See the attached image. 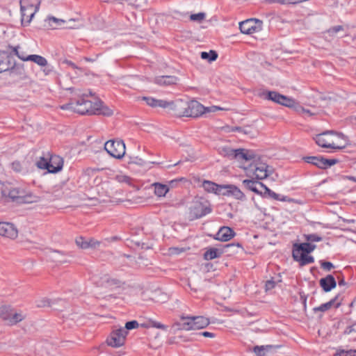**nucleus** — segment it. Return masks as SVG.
I'll use <instances>...</instances> for the list:
<instances>
[{
    "label": "nucleus",
    "instance_id": "obj_21",
    "mask_svg": "<svg viewBox=\"0 0 356 356\" xmlns=\"http://www.w3.org/2000/svg\"><path fill=\"white\" fill-rule=\"evenodd\" d=\"M202 187L205 191H207L209 193H213L215 194L220 195H222L223 193V191H225L224 185H218L209 181H204L202 183Z\"/></svg>",
    "mask_w": 356,
    "mask_h": 356
},
{
    "label": "nucleus",
    "instance_id": "obj_18",
    "mask_svg": "<svg viewBox=\"0 0 356 356\" xmlns=\"http://www.w3.org/2000/svg\"><path fill=\"white\" fill-rule=\"evenodd\" d=\"M235 235L232 229L229 227H221L216 235V239L220 241H228Z\"/></svg>",
    "mask_w": 356,
    "mask_h": 356
},
{
    "label": "nucleus",
    "instance_id": "obj_10",
    "mask_svg": "<svg viewBox=\"0 0 356 356\" xmlns=\"http://www.w3.org/2000/svg\"><path fill=\"white\" fill-rule=\"evenodd\" d=\"M187 101L179 99L175 101H165V108L177 116H186Z\"/></svg>",
    "mask_w": 356,
    "mask_h": 356
},
{
    "label": "nucleus",
    "instance_id": "obj_61",
    "mask_svg": "<svg viewBox=\"0 0 356 356\" xmlns=\"http://www.w3.org/2000/svg\"><path fill=\"white\" fill-rule=\"evenodd\" d=\"M65 63L68 65L69 66H70L73 69H75V70H77L79 71H80L81 72H82V70L81 68L78 67L74 63H72V61L70 60H65Z\"/></svg>",
    "mask_w": 356,
    "mask_h": 356
},
{
    "label": "nucleus",
    "instance_id": "obj_47",
    "mask_svg": "<svg viewBox=\"0 0 356 356\" xmlns=\"http://www.w3.org/2000/svg\"><path fill=\"white\" fill-rule=\"evenodd\" d=\"M185 251L183 248L172 247L168 249V254L170 255H177Z\"/></svg>",
    "mask_w": 356,
    "mask_h": 356
},
{
    "label": "nucleus",
    "instance_id": "obj_54",
    "mask_svg": "<svg viewBox=\"0 0 356 356\" xmlns=\"http://www.w3.org/2000/svg\"><path fill=\"white\" fill-rule=\"evenodd\" d=\"M74 107H76L75 103L70 102L68 104H63L60 106L63 110H70L74 112Z\"/></svg>",
    "mask_w": 356,
    "mask_h": 356
},
{
    "label": "nucleus",
    "instance_id": "obj_33",
    "mask_svg": "<svg viewBox=\"0 0 356 356\" xmlns=\"http://www.w3.org/2000/svg\"><path fill=\"white\" fill-rule=\"evenodd\" d=\"M235 151L236 149H232L228 146H222L218 148L220 155L232 159H234Z\"/></svg>",
    "mask_w": 356,
    "mask_h": 356
},
{
    "label": "nucleus",
    "instance_id": "obj_56",
    "mask_svg": "<svg viewBox=\"0 0 356 356\" xmlns=\"http://www.w3.org/2000/svg\"><path fill=\"white\" fill-rule=\"evenodd\" d=\"M12 169L16 172H21L22 170V164L19 161H14L12 163Z\"/></svg>",
    "mask_w": 356,
    "mask_h": 356
},
{
    "label": "nucleus",
    "instance_id": "obj_17",
    "mask_svg": "<svg viewBox=\"0 0 356 356\" xmlns=\"http://www.w3.org/2000/svg\"><path fill=\"white\" fill-rule=\"evenodd\" d=\"M48 172L50 173H56L61 170L63 166V159L57 155L51 156L49 159Z\"/></svg>",
    "mask_w": 356,
    "mask_h": 356
},
{
    "label": "nucleus",
    "instance_id": "obj_22",
    "mask_svg": "<svg viewBox=\"0 0 356 356\" xmlns=\"http://www.w3.org/2000/svg\"><path fill=\"white\" fill-rule=\"evenodd\" d=\"M48 259L58 264L67 262L66 256L61 252L54 250H50L47 252Z\"/></svg>",
    "mask_w": 356,
    "mask_h": 356
},
{
    "label": "nucleus",
    "instance_id": "obj_27",
    "mask_svg": "<svg viewBox=\"0 0 356 356\" xmlns=\"http://www.w3.org/2000/svg\"><path fill=\"white\" fill-rule=\"evenodd\" d=\"M178 81L175 76H161L155 79V83L161 86H170L176 84Z\"/></svg>",
    "mask_w": 356,
    "mask_h": 356
},
{
    "label": "nucleus",
    "instance_id": "obj_30",
    "mask_svg": "<svg viewBox=\"0 0 356 356\" xmlns=\"http://www.w3.org/2000/svg\"><path fill=\"white\" fill-rule=\"evenodd\" d=\"M142 99L146 102V104L153 108L160 107L165 108V101L163 99H157L151 97H143Z\"/></svg>",
    "mask_w": 356,
    "mask_h": 356
},
{
    "label": "nucleus",
    "instance_id": "obj_28",
    "mask_svg": "<svg viewBox=\"0 0 356 356\" xmlns=\"http://www.w3.org/2000/svg\"><path fill=\"white\" fill-rule=\"evenodd\" d=\"M152 186L154 188V194L159 197H165L170 190V188L168 185L158 182L152 184Z\"/></svg>",
    "mask_w": 356,
    "mask_h": 356
},
{
    "label": "nucleus",
    "instance_id": "obj_51",
    "mask_svg": "<svg viewBox=\"0 0 356 356\" xmlns=\"http://www.w3.org/2000/svg\"><path fill=\"white\" fill-rule=\"evenodd\" d=\"M265 192L267 193L269 196H270L272 198L276 200H279L280 195L271 190H270L267 186H265L264 188Z\"/></svg>",
    "mask_w": 356,
    "mask_h": 356
},
{
    "label": "nucleus",
    "instance_id": "obj_23",
    "mask_svg": "<svg viewBox=\"0 0 356 356\" xmlns=\"http://www.w3.org/2000/svg\"><path fill=\"white\" fill-rule=\"evenodd\" d=\"M320 285L325 292L330 291L332 289L336 287L337 282L334 277L328 275L325 277L320 280Z\"/></svg>",
    "mask_w": 356,
    "mask_h": 356
},
{
    "label": "nucleus",
    "instance_id": "obj_45",
    "mask_svg": "<svg viewBox=\"0 0 356 356\" xmlns=\"http://www.w3.org/2000/svg\"><path fill=\"white\" fill-rule=\"evenodd\" d=\"M205 17L206 14L204 13H199L191 15L190 19L191 21L201 22L204 19Z\"/></svg>",
    "mask_w": 356,
    "mask_h": 356
},
{
    "label": "nucleus",
    "instance_id": "obj_9",
    "mask_svg": "<svg viewBox=\"0 0 356 356\" xmlns=\"http://www.w3.org/2000/svg\"><path fill=\"white\" fill-rule=\"evenodd\" d=\"M128 332L123 327L113 330L107 339L108 346L118 348L124 345Z\"/></svg>",
    "mask_w": 356,
    "mask_h": 356
},
{
    "label": "nucleus",
    "instance_id": "obj_49",
    "mask_svg": "<svg viewBox=\"0 0 356 356\" xmlns=\"http://www.w3.org/2000/svg\"><path fill=\"white\" fill-rule=\"evenodd\" d=\"M138 325L139 324H138V321H129V322L126 323L125 327L123 328L127 331V330L138 327Z\"/></svg>",
    "mask_w": 356,
    "mask_h": 356
},
{
    "label": "nucleus",
    "instance_id": "obj_15",
    "mask_svg": "<svg viewBox=\"0 0 356 356\" xmlns=\"http://www.w3.org/2000/svg\"><path fill=\"white\" fill-rule=\"evenodd\" d=\"M18 47H15L13 49V51L15 54V55L24 61L31 60L38 64L39 66H46L47 64V60L40 55H29L28 56H24V55H20L18 52Z\"/></svg>",
    "mask_w": 356,
    "mask_h": 356
},
{
    "label": "nucleus",
    "instance_id": "obj_35",
    "mask_svg": "<svg viewBox=\"0 0 356 356\" xmlns=\"http://www.w3.org/2000/svg\"><path fill=\"white\" fill-rule=\"evenodd\" d=\"M344 28L343 26H335L330 28L328 30L325 32V38H334L337 35V34L343 31Z\"/></svg>",
    "mask_w": 356,
    "mask_h": 356
},
{
    "label": "nucleus",
    "instance_id": "obj_14",
    "mask_svg": "<svg viewBox=\"0 0 356 356\" xmlns=\"http://www.w3.org/2000/svg\"><path fill=\"white\" fill-rule=\"evenodd\" d=\"M0 235L11 239H15L18 236V231L13 224L0 222Z\"/></svg>",
    "mask_w": 356,
    "mask_h": 356
},
{
    "label": "nucleus",
    "instance_id": "obj_11",
    "mask_svg": "<svg viewBox=\"0 0 356 356\" xmlns=\"http://www.w3.org/2000/svg\"><path fill=\"white\" fill-rule=\"evenodd\" d=\"M239 29L244 34H252L262 29V22L257 19H250L239 24Z\"/></svg>",
    "mask_w": 356,
    "mask_h": 356
},
{
    "label": "nucleus",
    "instance_id": "obj_48",
    "mask_svg": "<svg viewBox=\"0 0 356 356\" xmlns=\"http://www.w3.org/2000/svg\"><path fill=\"white\" fill-rule=\"evenodd\" d=\"M36 305L38 307H44L47 306H50V302L47 298H41L36 301Z\"/></svg>",
    "mask_w": 356,
    "mask_h": 356
},
{
    "label": "nucleus",
    "instance_id": "obj_25",
    "mask_svg": "<svg viewBox=\"0 0 356 356\" xmlns=\"http://www.w3.org/2000/svg\"><path fill=\"white\" fill-rule=\"evenodd\" d=\"M26 315L22 311H16L13 309V311L10 314V317L8 319V325H15L17 323L22 321L25 319Z\"/></svg>",
    "mask_w": 356,
    "mask_h": 356
},
{
    "label": "nucleus",
    "instance_id": "obj_5",
    "mask_svg": "<svg viewBox=\"0 0 356 356\" xmlns=\"http://www.w3.org/2000/svg\"><path fill=\"white\" fill-rule=\"evenodd\" d=\"M20 11L22 16V24H29L35 14L38 11L40 3L33 0H20Z\"/></svg>",
    "mask_w": 356,
    "mask_h": 356
},
{
    "label": "nucleus",
    "instance_id": "obj_2",
    "mask_svg": "<svg viewBox=\"0 0 356 356\" xmlns=\"http://www.w3.org/2000/svg\"><path fill=\"white\" fill-rule=\"evenodd\" d=\"M74 112L81 115H103L111 116L113 111L100 100L92 102L89 100L81 99L75 102Z\"/></svg>",
    "mask_w": 356,
    "mask_h": 356
},
{
    "label": "nucleus",
    "instance_id": "obj_7",
    "mask_svg": "<svg viewBox=\"0 0 356 356\" xmlns=\"http://www.w3.org/2000/svg\"><path fill=\"white\" fill-rule=\"evenodd\" d=\"M258 96L264 99L270 100L286 107H293L296 104L293 99L275 91H261L258 93Z\"/></svg>",
    "mask_w": 356,
    "mask_h": 356
},
{
    "label": "nucleus",
    "instance_id": "obj_36",
    "mask_svg": "<svg viewBox=\"0 0 356 356\" xmlns=\"http://www.w3.org/2000/svg\"><path fill=\"white\" fill-rule=\"evenodd\" d=\"M82 26V24L79 23L75 19H69L68 20H65L64 24H63V28L64 29H79Z\"/></svg>",
    "mask_w": 356,
    "mask_h": 356
},
{
    "label": "nucleus",
    "instance_id": "obj_24",
    "mask_svg": "<svg viewBox=\"0 0 356 356\" xmlns=\"http://www.w3.org/2000/svg\"><path fill=\"white\" fill-rule=\"evenodd\" d=\"M243 184L250 191L257 193L260 194L261 193V191H259V188H257V186H260L261 188H264L265 185L259 181H255L254 179L251 178L250 179H244L243 181Z\"/></svg>",
    "mask_w": 356,
    "mask_h": 356
},
{
    "label": "nucleus",
    "instance_id": "obj_50",
    "mask_svg": "<svg viewBox=\"0 0 356 356\" xmlns=\"http://www.w3.org/2000/svg\"><path fill=\"white\" fill-rule=\"evenodd\" d=\"M305 239L307 241L318 242L322 240V238L316 234H308L305 235Z\"/></svg>",
    "mask_w": 356,
    "mask_h": 356
},
{
    "label": "nucleus",
    "instance_id": "obj_62",
    "mask_svg": "<svg viewBox=\"0 0 356 356\" xmlns=\"http://www.w3.org/2000/svg\"><path fill=\"white\" fill-rule=\"evenodd\" d=\"M342 354L349 356H356V350H350L349 351H342Z\"/></svg>",
    "mask_w": 356,
    "mask_h": 356
},
{
    "label": "nucleus",
    "instance_id": "obj_1",
    "mask_svg": "<svg viewBox=\"0 0 356 356\" xmlns=\"http://www.w3.org/2000/svg\"><path fill=\"white\" fill-rule=\"evenodd\" d=\"M314 139L318 146L334 150L343 149L348 144L346 137L342 134L333 131H327L317 134Z\"/></svg>",
    "mask_w": 356,
    "mask_h": 356
},
{
    "label": "nucleus",
    "instance_id": "obj_52",
    "mask_svg": "<svg viewBox=\"0 0 356 356\" xmlns=\"http://www.w3.org/2000/svg\"><path fill=\"white\" fill-rule=\"evenodd\" d=\"M100 242L92 238H88V248H96L99 247Z\"/></svg>",
    "mask_w": 356,
    "mask_h": 356
},
{
    "label": "nucleus",
    "instance_id": "obj_59",
    "mask_svg": "<svg viewBox=\"0 0 356 356\" xmlns=\"http://www.w3.org/2000/svg\"><path fill=\"white\" fill-rule=\"evenodd\" d=\"M67 90L72 91V92H74V94L78 97H84L86 96V94L83 93L82 91L79 89L70 88Z\"/></svg>",
    "mask_w": 356,
    "mask_h": 356
},
{
    "label": "nucleus",
    "instance_id": "obj_46",
    "mask_svg": "<svg viewBox=\"0 0 356 356\" xmlns=\"http://www.w3.org/2000/svg\"><path fill=\"white\" fill-rule=\"evenodd\" d=\"M269 3H277L280 4H296L300 3V0H268Z\"/></svg>",
    "mask_w": 356,
    "mask_h": 356
},
{
    "label": "nucleus",
    "instance_id": "obj_6",
    "mask_svg": "<svg viewBox=\"0 0 356 356\" xmlns=\"http://www.w3.org/2000/svg\"><path fill=\"white\" fill-rule=\"evenodd\" d=\"M211 209L208 201L202 198H195L189 207V218L194 220L211 213Z\"/></svg>",
    "mask_w": 356,
    "mask_h": 356
},
{
    "label": "nucleus",
    "instance_id": "obj_41",
    "mask_svg": "<svg viewBox=\"0 0 356 356\" xmlns=\"http://www.w3.org/2000/svg\"><path fill=\"white\" fill-rule=\"evenodd\" d=\"M115 179L118 182L121 183V184H125L127 185L131 184V178L125 175L122 174V173H119V174L116 175L115 177Z\"/></svg>",
    "mask_w": 356,
    "mask_h": 356
},
{
    "label": "nucleus",
    "instance_id": "obj_37",
    "mask_svg": "<svg viewBox=\"0 0 356 356\" xmlns=\"http://www.w3.org/2000/svg\"><path fill=\"white\" fill-rule=\"evenodd\" d=\"M46 21H47L49 24L50 26L56 28V26H63V24L65 23V20L62 19H58L53 16H49L47 18Z\"/></svg>",
    "mask_w": 356,
    "mask_h": 356
},
{
    "label": "nucleus",
    "instance_id": "obj_60",
    "mask_svg": "<svg viewBox=\"0 0 356 356\" xmlns=\"http://www.w3.org/2000/svg\"><path fill=\"white\" fill-rule=\"evenodd\" d=\"M222 108L216 106H212L210 107H204V113H210V112H215L216 111L222 110Z\"/></svg>",
    "mask_w": 356,
    "mask_h": 356
},
{
    "label": "nucleus",
    "instance_id": "obj_8",
    "mask_svg": "<svg viewBox=\"0 0 356 356\" xmlns=\"http://www.w3.org/2000/svg\"><path fill=\"white\" fill-rule=\"evenodd\" d=\"M105 150L113 157L121 159L125 154V144L122 140H108L104 145Z\"/></svg>",
    "mask_w": 356,
    "mask_h": 356
},
{
    "label": "nucleus",
    "instance_id": "obj_4",
    "mask_svg": "<svg viewBox=\"0 0 356 356\" xmlns=\"http://www.w3.org/2000/svg\"><path fill=\"white\" fill-rule=\"evenodd\" d=\"M246 175L256 179H264L272 172V169L264 163L255 162L244 167Z\"/></svg>",
    "mask_w": 356,
    "mask_h": 356
},
{
    "label": "nucleus",
    "instance_id": "obj_44",
    "mask_svg": "<svg viewBox=\"0 0 356 356\" xmlns=\"http://www.w3.org/2000/svg\"><path fill=\"white\" fill-rule=\"evenodd\" d=\"M21 199L22 202L28 204L38 202L40 200L39 197L33 195L32 194H29L25 196L22 195V197Z\"/></svg>",
    "mask_w": 356,
    "mask_h": 356
},
{
    "label": "nucleus",
    "instance_id": "obj_58",
    "mask_svg": "<svg viewBox=\"0 0 356 356\" xmlns=\"http://www.w3.org/2000/svg\"><path fill=\"white\" fill-rule=\"evenodd\" d=\"M42 67H43L42 72L45 76L49 75L53 71V67L51 66L50 65H48V63L47 64L46 66H42Z\"/></svg>",
    "mask_w": 356,
    "mask_h": 356
},
{
    "label": "nucleus",
    "instance_id": "obj_19",
    "mask_svg": "<svg viewBox=\"0 0 356 356\" xmlns=\"http://www.w3.org/2000/svg\"><path fill=\"white\" fill-rule=\"evenodd\" d=\"M292 253L294 260L298 261L300 266H305L314 261V257L308 255L309 253H300L299 250H293Z\"/></svg>",
    "mask_w": 356,
    "mask_h": 356
},
{
    "label": "nucleus",
    "instance_id": "obj_32",
    "mask_svg": "<svg viewBox=\"0 0 356 356\" xmlns=\"http://www.w3.org/2000/svg\"><path fill=\"white\" fill-rule=\"evenodd\" d=\"M13 309V307L8 305H2L0 307V318H1L6 325L10 317Z\"/></svg>",
    "mask_w": 356,
    "mask_h": 356
},
{
    "label": "nucleus",
    "instance_id": "obj_57",
    "mask_svg": "<svg viewBox=\"0 0 356 356\" xmlns=\"http://www.w3.org/2000/svg\"><path fill=\"white\" fill-rule=\"evenodd\" d=\"M152 326L153 327H156V328H158V329H161V330H166L168 327L159 322H156V321H153L152 322Z\"/></svg>",
    "mask_w": 356,
    "mask_h": 356
},
{
    "label": "nucleus",
    "instance_id": "obj_20",
    "mask_svg": "<svg viewBox=\"0 0 356 356\" xmlns=\"http://www.w3.org/2000/svg\"><path fill=\"white\" fill-rule=\"evenodd\" d=\"M254 158V154L248 150L243 149H237L235 151L234 159H236L239 162L250 161Z\"/></svg>",
    "mask_w": 356,
    "mask_h": 356
},
{
    "label": "nucleus",
    "instance_id": "obj_42",
    "mask_svg": "<svg viewBox=\"0 0 356 356\" xmlns=\"http://www.w3.org/2000/svg\"><path fill=\"white\" fill-rule=\"evenodd\" d=\"M48 161H49L48 158H44L43 156H41L36 161L35 165L40 169L48 170V165H49Z\"/></svg>",
    "mask_w": 356,
    "mask_h": 356
},
{
    "label": "nucleus",
    "instance_id": "obj_31",
    "mask_svg": "<svg viewBox=\"0 0 356 356\" xmlns=\"http://www.w3.org/2000/svg\"><path fill=\"white\" fill-rule=\"evenodd\" d=\"M316 248V245L309 243L294 244L293 250H299L300 253H310Z\"/></svg>",
    "mask_w": 356,
    "mask_h": 356
},
{
    "label": "nucleus",
    "instance_id": "obj_34",
    "mask_svg": "<svg viewBox=\"0 0 356 356\" xmlns=\"http://www.w3.org/2000/svg\"><path fill=\"white\" fill-rule=\"evenodd\" d=\"M221 255V252L216 248H211L207 250L204 254V258L206 260H211L219 257Z\"/></svg>",
    "mask_w": 356,
    "mask_h": 356
},
{
    "label": "nucleus",
    "instance_id": "obj_64",
    "mask_svg": "<svg viewBox=\"0 0 356 356\" xmlns=\"http://www.w3.org/2000/svg\"><path fill=\"white\" fill-rule=\"evenodd\" d=\"M343 179L356 182V177L354 176H345Z\"/></svg>",
    "mask_w": 356,
    "mask_h": 356
},
{
    "label": "nucleus",
    "instance_id": "obj_13",
    "mask_svg": "<svg viewBox=\"0 0 356 356\" xmlns=\"http://www.w3.org/2000/svg\"><path fill=\"white\" fill-rule=\"evenodd\" d=\"M305 162L313 164L320 168H326L336 163L334 159H325L318 156H307L304 158Z\"/></svg>",
    "mask_w": 356,
    "mask_h": 356
},
{
    "label": "nucleus",
    "instance_id": "obj_29",
    "mask_svg": "<svg viewBox=\"0 0 356 356\" xmlns=\"http://www.w3.org/2000/svg\"><path fill=\"white\" fill-rule=\"evenodd\" d=\"M274 346L271 345L267 346H256L253 348V352L257 356H269Z\"/></svg>",
    "mask_w": 356,
    "mask_h": 356
},
{
    "label": "nucleus",
    "instance_id": "obj_55",
    "mask_svg": "<svg viewBox=\"0 0 356 356\" xmlns=\"http://www.w3.org/2000/svg\"><path fill=\"white\" fill-rule=\"evenodd\" d=\"M275 286V282L273 280H268L265 284L266 291L272 290Z\"/></svg>",
    "mask_w": 356,
    "mask_h": 356
},
{
    "label": "nucleus",
    "instance_id": "obj_63",
    "mask_svg": "<svg viewBox=\"0 0 356 356\" xmlns=\"http://www.w3.org/2000/svg\"><path fill=\"white\" fill-rule=\"evenodd\" d=\"M200 334L205 337L213 338L215 337V334L213 333L207 331L201 332Z\"/></svg>",
    "mask_w": 356,
    "mask_h": 356
},
{
    "label": "nucleus",
    "instance_id": "obj_38",
    "mask_svg": "<svg viewBox=\"0 0 356 356\" xmlns=\"http://www.w3.org/2000/svg\"><path fill=\"white\" fill-rule=\"evenodd\" d=\"M201 58L207 60L209 62H212L217 59L218 54L213 50H211L209 52L202 51L201 53Z\"/></svg>",
    "mask_w": 356,
    "mask_h": 356
},
{
    "label": "nucleus",
    "instance_id": "obj_26",
    "mask_svg": "<svg viewBox=\"0 0 356 356\" xmlns=\"http://www.w3.org/2000/svg\"><path fill=\"white\" fill-rule=\"evenodd\" d=\"M104 286L111 291L120 290L123 282L120 280L113 277H108L104 281Z\"/></svg>",
    "mask_w": 356,
    "mask_h": 356
},
{
    "label": "nucleus",
    "instance_id": "obj_16",
    "mask_svg": "<svg viewBox=\"0 0 356 356\" xmlns=\"http://www.w3.org/2000/svg\"><path fill=\"white\" fill-rule=\"evenodd\" d=\"M224 189L222 195L232 196L236 200L242 202L247 200L245 195L234 185H224Z\"/></svg>",
    "mask_w": 356,
    "mask_h": 356
},
{
    "label": "nucleus",
    "instance_id": "obj_40",
    "mask_svg": "<svg viewBox=\"0 0 356 356\" xmlns=\"http://www.w3.org/2000/svg\"><path fill=\"white\" fill-rule=\"evenodd\" d=\"M23 192L16 188H12L8 190V196L13 200H19L22 197Z\"/></svg>",
    "mask_w": 356,
    "mask_h": 356
},
{
    "label": "nucleus",
    "instance_id": "obj_53",
    "mask_svg": "<svg viewBox=\"0 0 356 356\" xmlns=\"http://www.w3.org/2000/svg\"><path fill=\"white\" fill-rule=\"evenodd\" d=\"M321 268L327 271H330L332 268H334V265L329 261H321Z\"/></svg>",
    "mask_w": 356,
    "mask_h": 356
},
{
    "label": "nucleus",
    "instance_id": "obj_12",
    "mask_svg": "<svg viewBox=\"0 0 356 356\" xmlns=\"http://www.w3.org/2000/svg\"><path fill=\"white\" fill-rule=\"evenodd\" d=\"M204 113V106L195 100L187 102L186 116L197 118Z\"/></svg>",
    "mask_w": 356,
    "mask_h": 356
},
{
    "label": "nucleus",
    "instance_id": "obj_43",
    "mask_svg": "<svg viewBox=\"0 0 356 356\" xmlns=\"http://www.w3.org/2000/svg\"><path fill=\"white\" fill-rule=\"evenodd\" d=\"M76 244L81 249H88V238L78 237L76 238Z\"/></svg>",
    "mask_w": 356,
    "mask_h": 356
},
{
    "label": "nucleus",
    "instance_id": "obj_39",
    "mask_svg": "<svg viewBox=\"0 0 356 356\" xmlns=\"http://www.w3.org/2000/svg\"><path fill=\"white\" fill-rule=\"evenodd\" d=\"M334 301H335V300L332 299L326 303L322 304L319 307H314L313 309V310L315 313H316L318 312H326V311L329 310L332 307V305L334 303Z\"/></svg>",
    "mask_w": 356,
    "mask_h": 356
},
{
    "label": "nucleus",
    "instance_id": "obj_3",
    "mask_svg": "<svg viewBox=\"0 0 356 356\" xmlns=\"http://www.w3.org/2000/svg\"><path fill=\"white\" fill-rule=\"evenodd\" d=\"M209 324V319L204 316H181L180 321L173 324L172 329L173 333H175L177 330L191 331L203 329Z\"/></svg>",
    "mask_w": 356,
    "mask_h": 356
}]
</instances>
